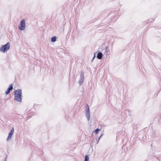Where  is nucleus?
I'll list each match as a JSON object with an SVG mask.
<instances>
[{"instance_id": "nucleus-7", "label": "nucleus", "mask_w": 161, "mask_h": 161, "mask_svg": "<svg viewBox=\"0 0 161 161\" xmlns=\"http://www.w3.org/2000/svg\"><path fill=\"white\" fill-rule=\"evenodd\" d=\"M103 56V54L101 52H99L97 54V58L99 59H101L102 58Z\"/></svg>"}, {"instance_id": "nucleus-6", "label": "nucleus", "mask_w": 161, "mask_h": 161, "mask_svg": "<svg viewBox=\"0 0 161 161\" xmlns=\"http://www.w3.org/2000/svg\"><path fill=\"white\" fill-rule=\"evenodd\" d=\"M57 40V37L55 36H53L52 37L50 38L51 42L53 43L55 42Z\"/></svg>"}, {"instance_id": "nucleus-10", "label": "nucleus", "mask_w": 161, "mask_h": 161, "mask_svg": "<svg viewBox=\"0 0 161 161\" xmlns=\"http://www.w3.org/2000/svg\"><path fill=\"white\" fill-rule=\"evenodd\" d=\"M84 161H89V157L86 155L85 156Z\"/></svg>"}, {"instance_id": "nucleus-5", "label": "nucleus", "mask_w": 161, "mask_h": 161, "mask_svg": "<svg viewBox=\"0 0 161 161\" xmlns=\"http://www.w3.org/2000/svg\"><path fill=\"white\" fill-rule=\"evenodd\" d=\"M14 130H12L10 131L9 132L8 134V136L6 140L7 141H8L11 138V137L13 135V134L14 133Z\"/></svg>"}, {"instance_id": "nucleus-8", "label": "nucleus", "mask_w": 161, "mask_h": 161, "mask_svg": "<svg viewBox=\"0 0 161 161\" xmlns=\"http://www.w3.org/2000/svg\"><path fill=\"white\" fill-rule=\"evenodd\" d=\"M13 89V87L12 86H10L8 88V90L6 91V94H8V93H9L11 90H12Z\"/></svg>"}, {"instance_id": "nucleus-3", "label": "nucleus", "mask_w": 161, "mask_h": 161, "mask_svg": "<svg viewBox=\"0 0 161 161\" xmlns=\"http://www.w3.org/2000/svg\"><path fill=\"white\" fill-rule=\"evenodd\" d=\"M21 90H18L15 92V99L19 102L21 101Z\"/></svg>"}, {"instance_id": "nucleus-9", "label": "nucleus", "mask_w": 161, "mask_h": 161, "mask_svg": "<svg viewBox=\"0 0 161 161\" xmlns=\"http://www.w3.org/2000/svg\"><path fill=\"white\" fill-rule=\"evenodd\" d=\"M84 81V77H82L78 81V83L80 85H81L83 82Z\"/></svg>"}, {"instance_id": "nucleus-4", "label": "nucleus", "mask_w": 161, "mask_h": 161, "mask_svg": "<svg viewBox=\"0 0 161 161\" xmlns=\"http://www.w3.org/2000/svg\"><path fill=\"white\" fill-rule=\"evenodd\" d=\"M86 119H87V120H89L90 119V112L88 107L87 108H86Z\"/></svg>"}, {"instance_id": "nucleus-11", "label": "nucleus", "mask_w": 161, "mask_h": 161, "mask_svg": "<svg viewBox=\"0 0 161 161\" xmlns=\"http://www.w3.org/2000/svg\"><path fill=\"white\" fill-rule=\"evenodd\" d=\"M99 130L98 129H96L95 131H94V133H95V134H97L98 132H99Z\"/></svg>"}, {"instance_id": "nucleus-1", "label": "nucleus", "mask_w": 161, "mask_h": 161, "mask_svg": "<svg viewBox=\"0 0 161 161\" xmlns=\"http://www.w3.org/2000/svg\"><path fill=\"white\" fill-rule=\"evenodd\" d=\"M10 48V43L7 42L5 44L3 45L0 48V52L4 53L8 51Z\"/></svg>"}, {"instance_id": "nucleus-2", "label": "nucleus", "mask_w": 161, "mask_h": 161, "mask_svg": "<svg viewBox=\"0 0 161 161\" xmlns=\"http://www.w3.org/2000/svg\"><path fill=\"white\" fill-rule=\"evenodd\" d=\"M26 27L25 20L23 19H22L19 22L18 26L19 29L21 31H24Z\"/></svg>"}]
</instances>
